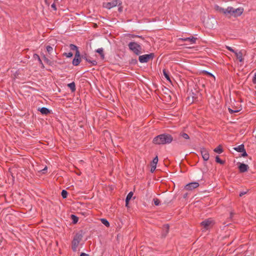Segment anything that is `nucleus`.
<instances>
[{
    "mask_svg": "<svg viewBox=\"0 0 256 256\" xmlns=\"http://www.w3.org/2000/svg\"><path fill=\"white\" fill-rule=\"evenodd\" d=\"M34 57L36 58H38V61L40 62H42V60H41L40 56L38 54H34Z\"/></svg>",
    "mask_w": 256,
    "mask_h": 256,
    "instance_id": "nucleus-37",
    "label": "nucleus"
},
{
    "mask_svg": "<svg viewBox=\"0 0 256 256\" xmlns=\"http://www.w3.org/2000/svg\"><path fill=\"white\" fill-rule=\"evenodd\" d=\"M51 7H52V8H53V10H56V4H54H54H52Z\"/></svg>",
    "mask_w": 256,
    "mask_h": 256,
    "instance_id": "nucleus-35",
    "label": "nucleus"
},
{
    "mask_svg": "<svg viewBox=\"0 0 256 256\" xmlns=\"http://www.w3.org/2000/svg\"><path fill=\"white\" fill-rule=\"evenodd\" d=\"M242 152V156H247V153H246L245 149L244 150V151Z\"/></svg>",
    "mask_w": 256,
    "mask_h": 256,
    "instance_id": "nucleus-36",
    "label": "nucleus"
},
{
    "mask_svg": "<svg viewBox=\"0 0 256 256\" xmlns=\"http://www.w3.org/2000/svg\"><path fill=\"white\" fill-rule=\"evenodd\" d=\"M214 151L216 153L220 154L223 152L224 150H222V146L219 145L218 147H216L214 150Z\"/></svg>",
    "mask_w": 256,
    "mask_h": 256,
    "instance_id": "nucleus-17",
    "label": "nucleus"
},
{
    "mask_svg": "<svg viewBox=\"0 0 256 256\" xmlns=\"http://www.w3.org/2000/svg\"><path fill=\"white\" fill-rule=\"evenodd\" d=\"M199 184L198 182H192L187 184L184 188L187 190H192L198 187Z\"/></svg>",
    "mask_w": 256,
    "mask_h": 256,
    "instance_id": "nucleus-8",
    "label": "nucleus"
},
{
    "mask_svg": "<svg viewBox=\"0 0 256 256\" xmlns=\"http://www.w3.org/2000/svg\"><path fill=\"white\" fill-rule=\"evenodd\" d=\"M215 9L218 12L222 13L225 15H226V8H224L218 6H215Z\"/></svg>",
    "mask_w": 256,
    "mask_h": 256,
    "instance_id": "nucleus-14",
    "label": "nucleus"
},
{
    "mask_svg": "<svg viewBox=\"0 0 256 256\" xmlns=\"http://www.w3.org/2000/svg\"><path fill=\"white\" fill-rule=\"evenodd\" d=\"M226 48L230 50V52L235 53L236 51H235L234 49H232L230 46H226Z\"/></svg>",
    "mask_w": 256,
    "mask_h": 256,
    "instance_id": "nucleus-33",
    "label": "nucleus"
},
{
    "mask_svg": "<svg viewBox=\"0 0 256 256\" xmlns=\"http://www.w3.org/2000/svg\"><path fill=\"white\" fill-rule=\"evenodd\" d=\"M122 6H119L118 8V11L122 12Z\"/></svg>",
    "mask_w": 256,
    "mask_h": 256,
    "instance_id": "nucleus-44",
    "label": "nucleus"
},
{
    "mask_svg": "<svg viewBox=\"0 0 256 256\" xmlns=\"http://www.w3.org/2000/svg\"><path fill=\"white\" fill-rule=\"evenodd\" d=\"M132 38L138 37V38H142V36H136V35H132Z\"/></svg>",
    "mask_w": 256,
    "mask_h": 256,
    "instance_id": "nucleus-42",
    "label": "nucleus"
},
{
    "mask_svg": "<svg viewBox=\"0 0 256 256\" xmlns=\"http://www.w3.org/2000/svg\"><path fill=\"white\" fill-rule=\"evenodd\" d=\"M46 170H47V167H46V166H45V168H44L43 170H41V172H42L43 174H44V173L45 172H46Z\"/></svg>",
    "mask_w": 256,
    "mask_h": 256,
    "instance_id": "nucleus-40",
    "label": "nucleus"
},
{
    "mask_svg": "<svg viewBox=\"0 0 256 256\" xmlns=\"http://www.w3.org/2000/svg\"><path fill=\"white\" fill-rule=\"evenodd\" d=\"M179 40L182 42H188L191 44H195L196 42V38L192 36L190 38H178Z\"/></svg>",
    "mask_w": 256,
    "mask_h": 256,
    "instance_id": "nucleus-11",
    "label": "nucleus"
},
{
    "mask_svg": "<svg viewBox=\"0 0 256 256\" xmlns=\"http://www.w3.org/2000/svg\"><path fill=\"white\" fill-rule=\"evenodd\" d=\"M122 2L119 0H112L110 2H104L103 7L107 9H110L116 6H120Z\"/></svg>",
    "mask_w": 256,
    "mask_h": 256,
    "instance_id": "nucleus-6",
    "label": "nucleus"
},
{
    "mask_svg": "<svg viewBox=\"0 0 256 256\" xmlns=\"http://www.w3.org/2000/svg\"><path fill=\"white\" fill-rule=\"evenodd\" d=\"M70 48L71 50H75L76 51V52H77V51H79L78 50V48L73 44H70Z\"/></svg>",
    "mask_w": 256,
    "mask_h": 256,
    "instance_id": "nucleus-25",
    "label": "nucleus"
},
{
    "mask_svg": "<svg viewBox=\"0 0 256 256\" xmlns=\"http://www.w3.org/2000/svg\"><path fill=\"white\" fill-rule=\"evenodd\" d=\"M206 73L208 75V76H212V77L214 78V76L212 74H211L210 72L206 71Z\"/></svg>",
    "mask_w": 256,
    "mask_h": 256,
    "instance_id": "nucleus-39",
    "label": "nucleus"
},
{
    "mask_svg": "<svg viewBox=\"0 0 256 256\" xmlns=\"http://www.w3.org/2000/svg\"><path fill=\"white\" fill-rule=\"evenodd\" d=\"M64 55L66 56L67 58H71L72 57L73 54L72 52H69L68 53H64Z\"/></svg>",
    "mask_w": 256,
    "mask_h": 256,
    "instance_id": "nucleus-32",
    "label": "nucleus"
},
{
    "mask_svg": "<svg viewBox=\"0 0 256 256\" xmlns=\"http://www.w3.org/2000/svg\"><path fill=\"white\" fill-rule=\"evenodd\" d=\"M62 196L64 198L67 197L68 192L66 190H62Z\"/></svg>",
    "mask_w": 256,
    "mask_h": 256,
    "instance_id": "nucleus-28",
    "label": "nucleus"
},
{
    "mask_svg": "<svg viewBox=\"0 0 256 256\" xmlns=\"http://www.w3.org/2000/svg\"><path fill=\"white\" fill-rule=\"evenodd\" d=\"M46 50L50 54L52 52L53 48L51 46H46Z\"/></svg>",
    "mask_w": 256,
    "mask_h": 256,
    "instance_id": "nucleus-29",
    "label": "nucleus"
},
{
    "mask_svg": "<svg viewBox=\"0 0 256 256\" xmlns=\"http://www.w3.org/2000/svg\"><path fill=\"white\" fill-rule=\"evenodd\" d=\"M200 152L202 157L203 160L204 161H207L210 158V154L208 150L204 148H200Z\"/></svg>",
    "mask_w": 256,
    "mask_h": 256,
    "instance_id": "nucleus-9",
    "label": "nucleus"
},
{
    "mask_svg": "<svg viewBox=\"0 0 256 256\" xmlns=\"http://www.w3.org/2000/svg\"><path fill=\"white\" fill-rule=\"evenodd\" d=\"M246 194V192H242L240 193V196H242L243 195L245 194Z\"/></svg>",
    "mask_w": 256,
    "mask_h": 256,
    "instance_id": "nucleus-41",
    "label": "nucleus"
},
{
    "mask_svg": "<svg viewBox=\"0 0 256 256\" xmlns=\"http://www.w3.org/2000/svg\"><path fill=\"white\" fill-rule=\"evenodd\" d=\"M40 110L42 114H47L50 112V110L44 107L42 108Z\"/></svg>",
    "mask_w": 256,
    "mask_h": 256,
    "instance_id": "nucleus-19",
    "label": "nucleus"
},
{
    "mask_svg": "<svg viewBox=\"0 0 256 256\" xmlns=\"http://www.w3.org/2000/svg\"><path fill=\"white\" fill-rule=\"evenodd\" d=\"M82 235L81 234H77L74 236L72 242V249L74 251L77 250V248L80 244V242L82 239Z\"/></svg>",
    "mask_w": 256,
    "mask_h": 256,
    "instance_id": "nucleus-4",
    "label": "nucleus"
},
{
    "mask_svg": "<svg viewBox=\"0 0 256 256\" xmlns=\"http://www.w3.org/2000/svg\"><path fill=\"white\" fill-rule=\"evenodd\" d=\"M58 0H54V2H56L58 1Z\"/></svg>",
    "mask_w": 256,
    "mask_h": 256,
    "instance_id": "nucleus-46",
    "label": "nucleus"
},
{
    "mask_svg": "<svg viewBox=\"0 0 256 256\" xmlns=\"http://www.w3.org/2000/svg\"><path fill=\"white\" fill-rule=\"evenodd\" d=\"M133 196V192H130L126 197V206H128V202H129V201L130 200V199L132 198V196Z\"/></svg>",
    "mask_w": 256,
    "mask_h": 256,
    "instance_id": "nucleus-16",
    "label": "nucleus"
},
{
    "mask_svg": "<svg viewBox=\"0 0 256 256\" xmlns=\"http://www.w3.org/2000/svg\"><path fill=\"white\" fill-rule=\"evenodd\" d=\"M96 52L98 53L101 56L102 59H104V49L102 48H99L96 50Z\"/></svg>",
    "mask_w": 256,
    "mask_h": 256,
    "instance_id": "nucleus-20",
    "label": "nucleus"
},
{
    "mask_svg": "<svg viewBox=\"0 0 256 256\" xmlns=\"http://www.w3.org/2000/svg\"><path fill=\"white\" fill-rule=\"evenodd\" d=\"M243 12L244 8H234L233 7L228 6L226 8V15L229 14L234 17L240 16Z\"/></svg>",
    "mask_w": 256,
    "mask_h": 256,
    "instance_id": "nucleus-2",
    "label": "nucleus"
},
{
    "mask_svg": "<svg viewBox=\"0 0 256 256\" xmlns=\"http://www.w3.org/2000/svg\"><path fill=\"white\" fill-rule=\"evenodd\" d=\"M214 221L212 218L205 220L201 222L202 230L203 232L210 228L214 225Z\"/></svg>",
    "mask_w": 256,
    "mask_h": 256,
    "instance_id": "nucleus-5",
    "label": "nucleus"
},
{
    "mask_svg": "<svg viewBox=\"0 0 256 256\" xmlns=\"http://www.w3.org/2000/svg\"><path fill=\"white\" fill-rule=\"evenodd\" d=\"M180 136L184 138L185 140H189L190 139V136H188V135L187 134L184 133V132H180Z\"/></svg>",
    "mask_w": 256,
    "mask_h": 256,
    "instance_id": "nucleus-23",
    "label": "nucleus"
},
{
    "mask_svg": "<svg viewBox=\"0 0 256 256\" xmlns=\"http://www.w3.org/2000/svg\"><path fill=\"white\" fill-rule=\"evenodd\" d=\"M100 221L102 223L104 224L106 227L110 226V223L105 218H102L100 219Z\"/></svg>",
    "mask_w": 256,
    "mask_h": 256,
    "instance_id": "nucleus-24",
    "label": "nucleus"
},
{
    "mask_svg": "<svg viewBox=\"0 0 256 256\" xmlns=\"http://www.w3.org/2000/svg\"><path fill=\"white\" fill-rule=\"evenodd\" d=\"M68 86L71 90L72 92H74L76 90V86L74 82L68 84Z\"/></svg>",
    "mask_w": 256,
    "mask_h": 256,
    "instance_id": "nucleus-21",
    "label": "nucleus"
},
{
    "mask_svg": "<svg viewBox=\"0 0 256 256\" xmlns=\"http://www.w3.org/2000/svg\"><path fill=\"white\" fill-rule=\"evenodd\" d=\"M80 256H88V254L82 252L80 254Z\"/></svg>",
    "mask_w": 256,
    "mask_h": 256,
    "instance_id": "nucleus-43",
    "label": "nucleus"
},
{
    "mask_svg": "<svg viewBox=\"0 0 256 256\" xmlns=\"http://www.w3.org/2000/svg\"><path fill=\"white\" fill-rule=\"evenodd\" d=\"M216 162L220 164H224V162L220 159L218 156H216Z\"/></svg>",
    "mask_w": 256,
    "mask_h": 256,
    "instance_id": "nucleus-26",
    "label": "nucleus"
},
{
    "mask_svg": "<svg viewBox=\"0 0 256 256\" xmlns=\"http://www.w3.org/2000/svg\"><path fill=\"white\" fill-rule=\"evenodd\" d=\"M72 220L74 224H76L78 222V218L74 215H72Z\"/></svg>",
    "mask_w": 256,
    "mask_h": 256,
    "instance_id": "nucleus-27",
    "label": "nucleus"
},
{
    "mask_svg": "<svg viewBox=\"0 0 256 256\" xmlns=\"http://www.w3.org/2000/svg\"><path fill=\"white\" fill-rule=\"evenodd\" d=\"M86 60L89 62H90L92 66H96V64H97V62L96 60H88V58H86Z\"/></svg>",
    "mask_w": 256,
    "mask_h": 256,
    "instance_id": "nucleus-30",
    "label": "nucleus"
},
{
    "mask_svg": "<svg viewBox=\"0 0 256 256\" xmlns=\"http://www.w3.org/2000/svg\"><path fill=\"white\" fill-rule=\"evenodd\" d=\"M130 50L132 52L136 55H140L142 53V46L134 42H131L128 44Z\"/></svg>",
    "mask_w": 256,
    "mask_h": 256,
    "instance_id": "nucleus-3",
    "label": "nucleus"
},
{
    "mask_svg": "<svg viewBox=\"0 0 256 256\" xmlns=\"http://www.w3.org/2000/svg\"><path fill=\"white\" fill-rule=\"evenodd\" d=\"M163 74H164V77L166 78L169 82H170V76H169V74H168V72H167V70H166V69H164L163 70Z\"/></svg>",
    "mask_w": 256,
    "mask_h": 256,
    "instance_id": "nucleus-22",
    "label": "nucleus"
},
{
    "mask_svg": "<svg viewBox=\"0 0 256 256\" xmlns=\"http://www.w3.org/2000/svg\"><path fill=\"white\" fill-rule=\"evenodd\" d=\"M173 140L172 136L168 134H160L153 139V143L156 144H169Z\"/></svg>",
    "mask_w": 256,
    "mask_h": 256,
    "instance_id": "nucleus-1",
    "label": "nucleus"
},
{
    "mask_svg": "<svg viewBox=\"0 0 256 256\" xmlns=\"http://www.w3.org/2000/svg\"><path fill=\"white\" fill-rule=\"evenodd\" d=\"M154 202L156 206H159L160 204V200L156 198L154 199Z\"/></svg>",
    "mask_w": 256,
    "mask_h": 256,
    "instance_id": "nucleus-31",
    "label": "nucleus"
},
{
    "mask_svg": "<svg viewBox=\"0 0 256 256\" xmlns=\"http://www.w3.org/2000/svg\"><path fill=\"white\" fill-rule=\"evenodd\" d=\"M234 150L238 152H242V151H244V144L239 145L237 147L234 148Z\"/></svg>",
    "mask_w": 256,
    "mask_h": 256,
    "instance_id": "nucleus-18",
    "label": "nucleus"
},
{
    "mask_svg": "<svg viewBox=\"0 0 256 256\" xmlns=\"http://www.w3.org/2000/svg\"><path fill=\"white\" fill-rule=\"evenodd\" d=\"M234 54L240 62H242L244 60L241 51H239L238 52L236 51Z\"/></svg>",
    "mask_w": 256,
    "mask_h": 256,
    "instance_id": "nucleus-15",
    "label": "nucleus"
},
{
    "mask_svg": "<svg viewBox=\"0 0 256 256\" xmlns=\"http://www.w3.org/2000/svg\"><path fill=\"white\" fill-rule=\"evenodd\" d=\"M154 57V54L153 53H150V54L140 56L138 58V60L141 63H145L148 62L150 60H152Z\"/></svg>",
    "mask_w": 256,
    "mask_h": 256,
    "instance_id": "nucleus-7",
    "label": "nucleus"
},
{
    "mask_svg": "<svg viewBox=\"0 0 256 256\" xmlns=\"http://www.w3.org/2000/svg\"><path fill=\"white\" fill-rule=\"evenodd\" d=\"M228 110L230 112V113L231 114H232V113H234V112H238L239 110H232L231 108H228Z\"/></svg>",
    "mask_w": 256,
    "mask_h": 256,
    "instance_id": "nucleus-34",
    "label": "nucleus"
},
{
    "mask_svg": "<svg viewBox=\"0 0 256 256\" xmlns=\"http://www.w3.org/2000/svg\"><path fill=\"white\" fill-rule=\"evenodd\" d=\"M80 62V54L79 51H77L76 53L74 58L72 60V64L74 66H78Z\"/></svg>",
    "mask_w": 256,
    "mask_h": 256,
    "instance_id": "nucleus-10",
    "label": "nucleus"
},
{
    "mask_svg": "<svg viewBox=\"0 0 256 256\" xmlns=\"http://www.w3.org/2000/svg\"><path fill=\"white\" fill-rule=\"evenodd\" d=\"M238 168L240 172H244L248 171V164L240 163L238 166Z\"/></svg>",
    "mask_w": 256,
    "mask_h": 256,
    "instance_id": "nucleus-13",
    "label": "nucleus"
},
{
    "mask_svg": "<svg viewBox=\"0 0 256 256\" xmlns=\"http://www.w3.org/2000/svg\"><path fill=\"white\" fill-rule=\"evenodd\" d=\"M158 162V156H156L152 160V162L151 163L150 166V172H154V170H156V164Z\"/></svg>",
    "mask_w": 256,
    "mask_h": 256,
    "instance_id": "nucleus-12",
    "label": "nucleus"
},
{
    "mask_svg": "<svg viewBox=\"0 0 256 256\" xmlns=\"http://www.w3.org/2000/svg\"><path fill=\"white\" fill-rule=\"evenodd\" d=\"M46 3L48 6L49 4L48 2V0H45Z\"/></svg>",
    "mask_w": 256,
    "mask_h": 256,
    "instance_id": "nucleus-45",
    "label": "nucleus"
},
{
    "mask_svg": "<svg viewBox=\"0 0 256 256\" xmlns=\"http://www.w3.org/2000/svg\"><path fill=\"white\" fill-rule=\"evenodd\" d=\"M252 82L254 84H256V72L255 73L253 78Z\"/></svg>",
    "mask_w": 256,
    "mask_h": 256,
    "instance_id": "nucleus-38",
    "label": "nucleus"
}]
</instances>
